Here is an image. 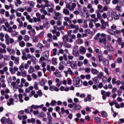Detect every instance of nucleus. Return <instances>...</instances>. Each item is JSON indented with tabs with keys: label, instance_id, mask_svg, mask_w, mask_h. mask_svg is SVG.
I'll list each match as a JSON object with an SVG mask.
<instances>
[{
	"label": "nucleus",
	"instance_id": "1",
	"mask_svg": "<svg viewBox=\"0 0 124 124\" xmlns=\"http://www.w3.org/2000/svg\"><path fill=\"white\" fill-rule=\"evenodd\" d=\"M73 84L75 87L77 88L81 87L82 86V79L78 77H76L73 80Z\"/></svg>",
	"mask_w": 124,
	"mask_h": 124
},
{
	"label": "nucleus",
	"instance_id": "2",
	"mask_svg": "<svg viewBox=\"0 0 124 124\" xmlns=\"http://www.w3.org/2000/svg\"><path fill=\"white\" fill-rule=\"evenodd\" d=\"M111 16H113L114 20H119L120 19V15H118L117 11H111L110 12Z\"/></svg>",
	"mask_w": 124,
	"mask_h": 124
},
{
	"label": "nucleus",
	"instance_id": "3",
	"mask_svg": "<svg viewBox=\"0 0 124 124\" xmlns=\"http://www.w3.org/2000/svg\"><path fill=\"white\" fill-rule=\"evenodd\" d=\"M76 3H73L72 5L70 4H67L66 5V8L70 10V11H73L74 10V8L76 7Z\"/></svg>",
	"mask_w": 124,
	"mask_h": 124
},
{
	"label": "nucleus",
	"instance_id": "4",
	"mask_svg": "<svg viewBox=\"0 0 124 124\" xmlns=\"http://www.w3.org/2000/svg\"><path fill=\"white\" fill-rule=\"evenodd\" d=\"M11 60L12 61H14V63L15 64H16L18 65L19 64V61H20V57H16L14 55H12L11 56Z\"/></svg>",
	"mask_w": 124,
	"mask_h": 124
},
{
	"label": "nucleus",
	"instance_id": "5",
	"mask_svg": "<svg viewBox=\"0 0 124 124\" xmlns=\"http://www.w3.org/2000/svg\"><path fill=\"white\" fill-rule=\"evenodd\" d=\"M64 73L65 74V77H68V73L71 76H73V75H74V73L70 68H68L67 71H64Z\"/></svg>",
	"mask_w": 124,
	"mask_h": 124
},
{
	"label": "nucleus",
	"instance_id": "6",
	"mask_svg": "<svg viewBox=\"0 0 124 124\" xmlns=\"http://www.w3.org/2000/svg\"><path fill=\"white\" fill-rule=\"evenodd\" d=\"M73 107L72 108L73 111H77L81 109V107L80 105H77L75 103H73Z\"/></svg>",
	"mask_w": 124,
	"mask_h": 124
},
{
	"label": "nucleus",
	"instance_id": "7",
	"mask_svg": "<svg viewBox=\"0 0 124 124\" xmlns=\"http://www.w3.org/2000/svg\"><path fill=\"white\" fill-rule=\"evenodd\" d=\"M9 32H10L11 33V35L12 36H18V32L16 31H13L12 28H10L9 29H8L7 30Z\"/></svg>",
	"mask_w": 124,
	"mask_h": 124
},
{
	"label": "nucleus",
	"instance_id": "8",
	"mask_svg": "<svg viewBox=\"0 0 124 124\" xmlns=\"http://www.w3.org/2000/svg\"><path fill=\"white\" fill-rule=\"evenodd\" d=\"M99 36H101V37H107V34L104 33H98L96 36L94 37V39H98L99 38Z\"/></svg>",
	"mask_w": 124,
	"mask_h": 124
},
{
	"label": "nucleus",
	"instance_id": "9",
	"mask_svg": "<svg viewBox=\"0 0 124 124\" xmlns=\"http://www.w3.org/2000/svg\"><path fill=\"white\" fill-rule=\"evenodd\" d=\"M86 52H87V49L85 47L83 46H80L79 47V52L81 55H85V54H86Z\"/></svg>",
	"mask_w": 124,
	"mask_h": 124
},
{
	"label": "nucleus",
	"instance_id": "10",
	"mask_svg": "<svg viewBox=\"0 0 124 124\" xmlns=\"http://www.w3.org/2000/svg\"><path fill=\"white\" fill-rule=\"evenodd\" d=\"M10 71L11 74H15L16 73V71H18V67L15 66L13 67L10 68Z\"/></svg>",
	"mask_w": 124,
	"mask_h": 124
},
{
	"label": "nucleus",
	"instance_id": "11",
	"mask_svg": "<svg viewBox=\"0 0 124 124\" xmlns=\"http://www.w3.org/2000/svg\"><path fill=\"white\" fill-rule=\"evenodd\" d=\"M7 51H8L9 52L10 55H16V51L14 49H11L10 47H7Z\"/></svg>",
	"mask_w": 124,
	"mask_h": 124
},
{
	"label": "nucleus",
	"instance_id": "12",
	"mask_svg": "<svg viewBox=\"0 0 124 124\" xmlns=\"http://www.w3.org/2000/svg\"><path fill=\"white\" fill-rule=\"evenodd\" d=\"M46 70H47V71H49V72H51V71H55V70H56V69L55 68V67H54V66H52L51 67H50L49 65H47L46 66Z\"/></svg>",
	"mask_w": 124,
	"mask_h": 124
},
{
	"label": "nucleus",
	"instance_id": "13",
	"mask_svg": "<svg viewBox=\"0 0 124 124\" xmlns=\"http://www.w3.org/2000/svg\"><path fill=\"white\" fill-rule=\"evenodd\" d=\"M53 74L56 77H58V78L62 77V74L59 71V70H56V71L53 73Z\"/></svg>",
	"mask_w": 124,
	"mask_h": 124
},
{
	"label": "nucleus",
	"instance_id": "14",
	"mask_svg": "<svg viewBox=\"0 0 124 124\" xmlns=\"http://www.w3.org/2000/svg\"><path fill=\"white\" fill-rule=\"evenodd\" d=\"M102 62H103L105 66H107L108 65H109V60H108V59L104 58L103 60L102 61Z\"/></svg>",
	"mask_w": 124,
	"mask_h": 124
},
{
	"label": "nucleus",
	"instance_id": "15",
	"mask_svg": "<svg viewBox=\"0 0 124 124\" xmlns=\"http://www.w3.org/2000/svg\"><path fill=\"white\" fill-rule=\"evenodd\" d=\"M49 90L50 91H52V92L54 91H55V92H59V88L54 85L50 86V87H49Z\"/></svg>",
	"mask_w": 124,
	"mask_h": 124
},
{
	"label": "nucleus",
	"instance_id": "16",
	"mask_svg": "<svg viewBox=\"0 0 124 124\" xmlns=\"http://www.w3.org/2000/svg\"><path fill=\"white\" fill-rule=\"evenodd\" d=\"M60 90L61 91V92H69V88L65 87L64 86H61L60 88Z\"/></svg>",
	"mask_w": 124,
	"mask_h": 124
},
{
	"label": "nucleus",
	"instance_id": "17",
	"mask_svg": "<svg viewBox=\"0 0 124 124\" xmlns=\"http://www.w3.org/2000/svg\"><path fill=\"white\" fill-rule=\"evenodd\" d=\"M28 32L31 36H34V35H35L36 34L34 29H32L31 31H28Z\"/></svg>",
	"mask_w": 124,
	"mask_h": 124
},
{
	"label": "nucleus",
	"instance_id": "18",
	"mask_svg": "<svg viewBox=\"0 0 124 124\" xmlns=\"http://www.w3.org/2000/svg\"><path fill=\"white\" fill-rule=\"evenodd\" d=\"M91 72L92 74H93L94 75H97L98 73H99V71L97 70L96 69L92 68L91 69Z\"/></svg>",
	"mask_w": 124,
	"mask_h": 124
},
{
	"label": "nucleus",
	"instance_id": "19",
	"mask_svg": "<svg viewBox=\"0 0 124 124\" xmlns=\"http://www.w3.org/2000/svg\"><path fill=\"white\" fill-rule=\"evenodd\" d=\"M107 50L110 52H115V48L111 45H108L107 47Z\"/></svg>",
	"mask_w": 124,
	"mask_h": 124
},
{
	"label": "nucleus",
	"instance_id": "20",
	"mask_svg": "<svg viewBox=\"0 0 124 124\" xmlns=\"http://www.w3.org/2000/svg\"><path fill=\"white\" fill-rule=\"evenodd\" d=\"M97 57L98 59V61L99 62H102L103 60V56H102V52H100L97 54Z\"/></svg>",
	"mask_w": 124,
	"mask_h": 124
},
{
	"label": "nucleus",
	"instance_id": "21",
	"mask_svg": "<svg viewBox=\"0 0 124 124\" xmlns=\"http://www.w3.org/2000/svg\"><path fill=\"white\" fill-rule=\"evenodd\" d=\"M14 101V100L13 99V98H10L7 103L8 106L13 105V104H14V103H13Z\"/></svg>",
	"mask_w": 124,
	"mask_h": 124
},
{
	"label": "nucleus",
	"instance_id": "22",
	"mask_svg": "<svg viewBox=\"0 0 124 124\" xmlns=\"http://www.w3.org/2000/svg\"><path fill=\"white\" fill-rule=\"evenodd\" d=\"M69 29H76V30H79V26L74 25L72 24H71L69 26Z\"/></svg>",
	"mask_w": 124,
	"mask_h": 124
},
{
	"label": "nucleus",
	"instance_id": "23",
	"mask_svg": "<svg viewBox=\"0 0 124 124\" xmlns=\"http://www.w3.org/2000/svg\"><path fill=\"white\" fill-rule=\"evenodd\" d=\"M77 63H76V61H71V67L72 68H75V67H76L77 66Z\"/></svg>",
	"mask_w": 124,
	"mask_h": 124
},
{
	"label": "nucleus",
	"instance_id": "24",
	"mask_svg": "<svg viewBox=\"0 0 124 124\" xmlns=\"http://www.w3.org/2000/svg\"><path fill=\"white\" fill-rule=\"evenodd\" d=\"M62 12L63 14L66 16H68L70 14L69 10H67V9H63Z\"/></svg>",
	"mask_w": 124,
	"mask_h": 124
},
{
	"label": "nucleus",
	"instance_id": "25",
	"mask_svg": "<svg viewBox=\"0 0 124 124\" xmlns=\"http://www.w3.org/2000/svg\"><path fill=\"white\" fill-rule=\"evenodd\" d=\"M108 40L109 42H111V41L112 42V43H115V39H113L112 40V38L111 37V35H108Z\"/></svg>",
	"mask_w": 124,
	"mask_h": 124
},
{
	"label": "nucleus",
	"instance_id": "26",
	"mask_svg": "<svg viewBox=\"0 0 124 124\" xmlns=\"http://www.w3.org/2000/svg\"><path fill=\"white\" fill-rule=\"evenodd\" d=\"M18 42L20 47H25L26 45V43H25V42H24L23 41H19Z\"/></svg>",
	"mask_w": 124,
	"mask_h": 124
},
{
	"label": "nucleus",
	"instance_id": "27",
	"mask_svg": "<svg viewBox=\"0 0 124 124\" xmlns=\"http://www.w3.org/2000/svg\"><path fill=\"white\" fill-rule=\"evenodd\" d=\"M100 20V23L101 24H104L105 25V26H107V27H108L109 26V24H108V22H105L104 21V20L102 19V18H101Z\"/></svg>",
	"mask_w": 124,
	"mask_h": 124
},
{
	"label": "nucleus",
	"instance_id": "28",
	"mask_svg": "<svg viewBox=\"0 0 124 124\" xmlns=\"http://www.w3.org/2000/svg\"><path fill=\"white\" fill-rule=\"evenodd\" d=\"M18 98H19V102L21 103H22V102H24V100L23 99V94L21 93H19L18 94Z\"/></svg>",
	"mask_w": 124,
	"mask_h": 124
},
{
	"label": "nucleus",
	"instance_id": "29",
	"mask_svg": "<svg viewBox=\"0 0 124 124\" xmlns=\"http://www.w3.org/2000/svg\"><path fill=\"white\" fill-rule=\"evenodd\" d=\"M28 72L30 74L33 73L34 72V68L32 66H31L29 70H28Z\"/></svg>",
	"mask_w": 124,
	"mask_h": 124
},
{
	"label": "nucleus",
	"instance_id": "30",
	"mask_svg": "<svg viewBox=\"0 0 124 124\" xmlns=\"http://www.w3.org/2000/svg\"><path fill=\"white\" fill-rule=\"evenodd\" d=\"M73 55H74L75 57H79V52H78V51L73 50Z\"/></svg>",
	"mask_w": 124,
	"mask_h": 124
},
{
	"label": "nucleus",
	"instance_id": "31",
	"mask_svg": "<svg viewBox=\"0 0 124 124\" xmlns=\"http://www.w3.org/2000/svg\"><path fill=\"white\" fill-rule=\"evenodd\" d=\"M26 19L30 22V23H32L33 22V20L31 18V16L29 15L26 16Z\"/></svg>",
	"mask_w": 124,
	"mask_h": 124
},
{
	"label": "nucleus",
	"instance_id": "32",
	"mask_svg": "<svg viewBox=\"0 0 124 124\" xmlns=\"http://www.w3.org/2000/svg\"><path fill=\"white\" fill-rule=\"evenodd\" d=\"M43 54L45 55V56L46 59H48L49 58V56H50V52L48 50L46 51Z\"/></svg>",
	"mask_w": 124,
	"mask_h": 124
},
{
	"label": "nucleus",
	"instance_id": "33",
	"mask_svg": "<svg viewBox=\"0 0 124 124\" xmlns=\"http://www.w3.org/2000/svg\"><path fill=\"white\" fill-rule=\"evenodd\" d=\"M106 39H103V38H100L99 39V43H104V44H106Z\"/></svg>",
	"mask_w": 124,
	"mask_h": 124
},
{
	"label": "nucleus",
	"instance_id": "34",
	"mask_svg": "<svg viewBox=\"0 0 124 124\" xmlns=\"http://www.w3.org/2000/svg\"><path fill=\"white\" fill-rule=\"evenodd\" d=\"M31 60L32 62H33L34 64L36 63V58H35V57L32 56L31 58Z\"/></svg>",
	"mask_w": 124,
	"mask_h": 124
},
{
	"label": "nucleus",
	"instance_id": "35",
	"mask_svg": "<svg viewBox=\"0 0 124 124\" xmlns=\"http://www.w3.org/2000/svg\"><path fill=\"white\" fill-rule=\"evenodd\" d=\"M59 69L60 70H62L64 69V66H63V65H62V62H61L59 63Z\"/></svg>",
	"mask_w": 124,
	"mask_h": 124
},
{
	"label": "nucleus",
	"instance_id": "36",
	"mask_svg": "<svg viewBox=\"0 0 124 124\" xmlns=\"http://www.w3.org/2000/svg\"><path fill=\"white\" fill-rule=\"evenodd\" d=\"M4 78H5V76L4 75L1 76V77H0V83H4Z\"/></svg>",
	"mask_w": 124,
	"mask_h": 124
},
{
	"label": "nucleus",
	"instance_id": "37",
	"mask_svg": "<svg viewBox=\"0 0 124 124\" xmlns=\"http://www.w3.org/2000/svg\"><path fill=\"white\" fill-rule=\"evenodd\" d=\"M108 32L110 33V34H112V35H115V31L112 30L111 29H108Z\"/></svg>",
	"mask_w": 124,
	"mask_h": 124
},
{
	"label": "nucleus",
	"instance_id": "38",
	"mask_svg": "<svg viewBox=\"0 0 124 124\" xmlns=\"http://www.w3.org/2000/svg\"><path fill=\"white\" fill-rule=\"evenodd\" d=\"M16 7H18L19 6V5L18 4L21 5L23 3V2H22V1H21V0H16Z\"/></svg>",
	"mask_w": 124,
	"mask_h": 124
},
{
	"label": "nucleus",
	"instance_id": "39",
	"mask_svg": "<svg viewBox=\"0 0 124 124\" xmlns=\"http://www.w3.org/2000/svg\"><path fill=\"white\" fill-rule=\"evenodd\" d=\"M108 59L109 61H113L114 60V56L112 54H108Z\"/></svg>",
	"mask_w": 124,
	"mask_h": 124
},
{
	"label": "nucleus",
	"instance_id": "40",
	"mask_svg": "<svg viewBox=\"0 0 124 124\" xmlns=\"http://www.w3.org/2000/svg\"><path fill=\"white\" fill-rule=\"evenodd\" d=\"M39 84L40 86H45V80L42 79L41 81H39Z\"/></svg>",
	"mask_w": 124,
	"mask_h": 124
},
{
	"label": "nucleus",
	"instance_id": "41",
	"mask_svg": "<svg viewBox=\"0 0 124 124\" xmlns=\"http://www.w3.org/2000/svg\"><path fill=\"white\" fill-rule=\"evenodd\" d=\"M23 39L26 42H28V41L30 40V36H29L28 35H26L24 36Z\"/></svg>",
	"mask_w": 124,
	"mask_h": 124
},
{
	"label": "nucleus",
	"instance_id": "42",
	"mask_svg": "<svg viewBox=\"0 0 124 124\" xmlns=\"http://www.w3.org/2000/svg\"><path fill=\"white\" fill-rule=\"evenodd\" d=\"M110 2H111V0H104L103 3L105 5L110 4Z\"/></svg>",
	"mask_w": 124,
	"mask_h": 124
},
{
	"label": "nucleus",
	"instance_id": "43",
	"mask_svg": "<svg viewBox=\"0 0 124 124\" xmlns=\"http://www.w3.org/2000/svg\"><path fill=\"white\" fill-rule=\"evenodd\" d=\"M76 42L78 44H79V45L83 44V40L81 39H78L77 40Z\"/></svg>",
	"mask_w": 124,
	"mask_h": 124
},
{
	"label": "nucleus",
	"instance_id": "44",
	"mask_svg": "<svg viewBox=\"0 0 124 124\" xmlns=\"http://www.w3.org/2000/svg\"><path fill=\"white\" fill-rule=\"evenodd\" d=\"M21 76L22 77H27V71H21Z\"/></svg>",
	"mask_w": 124,
	"mask_h": 124
},
{
	"label": "nucleus",
	"instance_id": "45",
	"mask_svg": "<svg viewBox=\"0 0 124 124\" xmlns=\"http://www.w3.org/2000/svg\"><path fill=\"white\" fill-rule=\"evenodd\" d=\"M97 8L99 9V12H103V10H101L103 8V6L101 5H98L97 6Z\"/></svg>",
	"mask_w": 124,
	"mask_h": 124
},
{
	"label": "nucleus",
	"instance_id": "46",
	"mask_svg": "<svg viewBox=\"0 0 124 124\" xmlns=\"http://www.w3.org/2000/svg\"><path fill=\"white\" fill-rule=\"evenodd\" d=\"M9 29H12V30H17V25L14 24L13 25V26L11 27H9V28L8 29V30H9Z\"/></svg>",
	"mask_w": 124,
	"mask_h": 124
},
{
	"label": "nucleus",
	"instance_id": "47",
	"mask_svg": "<svg viewBox=\"0 0 124 124\" xmlns=\"http://www.w3.org/2000/svg\"><path fill=\"white\" fill-rule=\"evenodd\" d=\"M52 62L54 65H57V58H52Z\"/></svg>",
	"mask_w": 124,
	"mask_h": 124
},
{
	"label": "nucleus",
	"instance_id": "48",
	"mask_svg": "<svg viewBox=\"0 0 124 124\" xmlns=\"http://www.w3.org/2000/svg\"><path fill=\"white\" fill-rule=\"evenodd\" d=\"M96 16L97 18H98V19H99V20H101V18H102L101 17V14L98 12H96Z\"/></svg>",
	"mask_w": 124,
	"mask_h": 124
},
{
	"label": "nucleus",
	"instance_id": "49",
	"mask_svg": "<svg viewBox=\"0 0 124 124\" xmlns=\"http://www.w3.org/2000/svg\"><path fill=\"white\" fill-rule=\"evenodd\" d=\"M64 47H66V48H71V45L68 44V43H65L63 45Z\"/></svg>",
	"mask_w": 124,
	"mask_h": 124
},
{
	"label": "nucleus",
	"instance_id": "50",
	"mask_svg": "<svg viewBox=\"0 0 124 124\" xmlns=\"http://www.w3.org/2000/svg\"><path fill=\"white\" fill-rule=\"evenodd\" d=\"M101 114L102 117H103V118L107 117V113H106V112L103 111H102Z\"/></svg>",
	"mask_w": 124,
	"mask_h": 124
},
{
	"label": "nucleus",
	"instance_id": "51",
	"mask_svg": "<svg viewBox=\"0 0 124 124\" xmlns=\"http://www.w3.org/2000/svg\"><path fill=\"white\" fill-rule=\"evenodd\" d=\"M63 40L64 42H67L68 41V36L67 35H65L63 37Z\"/></svg>",
	"mask_w": 124,
	"mask_h": 124
},
{
	"label": "nucleus",
	"instance_id": "52",
	"mask_svg": "<svg viewBox=\"0 0 124 124\" xmlns=\"http://www.w3.org/2000/svg\"><path fill=\"white\" fill-rule=\"evenodd\" d=\"M38 40H39V38H38V36H35L33 38V42H38Z\"/></svg>",
	"mask_w": 124,
	"mask_h": 124
},
{
	"label": "nucleus",
	"instance_id": "53",
	"mask_svg": "<svg viewBox=\"0 0 124 124\" xmlns=\"http://www.w3.org/2000/svg\"><path fill=\"white\" fill-rule=\"evenodd\" d=\"M34 89H35V90H38V82H36L34 83Z\"/></svg>",
	"mask_w": 124,
	"mask_h": 124
},
{
	"label": "nucleus",
	"instance_id": "54",
	"mask_svg": "<svg viewBox=\"0 0 124 124\" xmlns=\"http://www.w3.org/2000/svg\"><path fill=\"white\" fill-rule=\"evenodd\" d=\"M28 3L29 4H30V6H31V7H33V6H34V2H33V1H28Z\"/></svg>",
	"mask_w": 124,
	"mask_h": 124
},
{
	"label": "nucleus",
	"instance_id": "55",
	"mask_svg": "<svg viewBox=\"0 0 124 124\" xmlns=\"http://www.w3.org/2000/svg\"><path fill=\"white\" fill-rule=\"evenodd\" d=\"M6 49L2 48H0V54H2V53H4V54H6Z\"/></svg>",
	"mask_w": 124,
	"mask_h": 124
},
{
	"label": "nucleus",
	"instance_id": "56",
	"mask_svg": "<svg viewBox=\"0 0 124 124\" xmlns=\"http://www.w3.org/2000/svg\"><path fill=\"white\" fill-rule=\"evenodd\" d=\"M6 123H7L8 124H12L13 122H12V120H11L10 118H7L6 120Z\"/></svg>",
	"mask_w": 124,
	"mask_h": 124
},
{
	"label": "nucleus",
	"instance_id": "57",
	"mask_svg": "<svg viewBox=\"0 0 124 124\" xmlns=\"http://www.w3.org/2000/svg\"><path fill=\"white\" fill-rule=\"evenodd\" d=\"M37 48H39L40 49H41V48H43L44 47V46L40 43H38L37 46Z\"/></svg>",
	"mask_w": 124,
	"mask_h": 124
},
{
	"label": "nucleus",
	"instance_id": "58",
	"mask_svg": "<svg viewBox=\"0 0 124 124\" xmlns=\"http://www.w3.org/2000/svg\"><path fill=\"white\" fill-rule=\"evenodd\" d=\"M104 76V74H103V72H100L99 74H98V77L99 78H102Z\"/></svg>",
	"mask_w": 124,
	"mask_h": 124
},
{
	"label": "nucleus",
	"instance_id": "59",
	"mask_svg": "<svg viewBox=\"0 0 124 124\" xmlns=\"http://www.w3.org/2000/svg\"><path fill=\"white\" fill-rule=\"evenodd\" d=\"M16 17H22V13H19L18 11L16 10Z\"/></svg>",
	"mask_w": 124,
	"mask_h": 124
},
{
	"label": "nucleus",
	"instance_id": "60",
	"mask_svg": "<svg viewBox=\"0 0 124 124\" xmlns=\"http://www.w3.org/2000/svg\"><path fill=\"white\" fill-rule=\"evenodd\" d=\"M117 102V101L116 100H113L112 102H109V104L110 105V106H113V105H114V104H116V103Z\"/></svg>",
	"mask_w": 124,
	"mask_h": 124
},
{
	"label": "nucleus",
	"instance_id": "61",
	"mask_svg": "<svg viewBox=\"0 0 124 124\" xmlns=\"http://www.w3.org/2000/svg\"><path fill=\"white\" fill-rule=\"evenodd\" d=\"M17 42H19V41H22L23 40V36L22 35H20L17 37Z\"/></svg>",
	"mask_w": 124,
	"mask_h": 124
},
{
	"label": "nucleus",
	"instance_id": "62",
	"mask_svg": "<svg viewBox=\"0 0 124 124\" xmlns=\"http://www.w3.org/2000/svg\"><path fill=\"white\" fill-rule=\"evenodd\" d=\"M57 51L58 50L57 49V48H54L53 49V52H52L53 56H56V55H57Z\"/></svg>",
	"mask_w": 124,
	"mask_h": 124
},
{
	"label": "nucleus",
	"instance_id": "63",
	"mask_svg": "<svg viewBox=\"0 0 124 124\" xmlns=\"http://www.w3.org/2000/svg\"><path fill=\"white\" fill-rule=\"evenodd\" d=\"M37 94L39 95V96L40 97L42 96V91H41V90H39L37 91Z\"/></svg>",
	"mask_w": 124,
	"mask_h": 124
},
{
	"label": "nucleus",
	"instance_id": "64",
	"mask_svg": "<svg viewBox=\"0 0 124 124\" xmlns=\"http://www.w3.org/2000/svg\"><path fill=\"white\" fill-rule=\"evenodd\" d=\"M6 21V20H5V18H1L0 19V23L1 25H2V24H4V23H5V21Z\"/></svg>",
	"mask_w": 124,
	"mask_h": 124
}]
</instances>
